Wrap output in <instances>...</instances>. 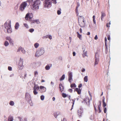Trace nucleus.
I'll return each instance as SVG.
<instances>
[{"label":"nucleus","mask_w":121,"mask_h":121,"mask_svg":"<svg viewBox=\"0 0 121 121\" xmlns=\"http://www.w3.org/2000/svg\"><path fill=\"white\" fill-rule=\"evenodd\" d=\"M85 69L84 68H82V69L81 71L82 72H84L85 71Z\"/></svg>","instance_id":"nucleus-49"},{"label":"nucleus","mask_w":121,"mask_h":121,"mask_svg":"<svg viewBox=\"0 0 121 121\" xmlns=\"http://www.w3.org/2000/svg\"><path fill=\"white\" fill-rule=\"evenodd\" d=\"M44 98V96L42 95H41L40 96V99L42 100H43Z\"/></svg>","instance_id":"nucleus-35"},{"label":"nucleus","mask_w":121,"mask_h":121,"mask_svg":"<svg viewBox=\"0 0 121 121\" xmlns=\"http://www.w3.org/2000/svg\"><path fill=\"white\" fill-rule=\"evenodd\" d=\"M65 78V76L64 74H63L61 78H60V81H61L64 80Z\"/></svg>","instance_id":"nucleus-22"},{"label":"nucleus","mask_w":121,"mask_h":121,"mask_svg":"<svg viewBox=\"0 0 121 121\" xmlns=\"http://www.w3.org/2000/svg\"><path fill=\"white\" fill-rule=\"evenodd\" d=\"M35 22H36L37 24H39L40 23V22L39 20H34V22H33L34 23Z\"/></svg>","instance_id":"nucleus-31"},{"label":"nucleus","mask_w":121,"mask_h":121,"mask_svg":"<svg viewBox=\"0 0 121 121\" xmlns=\"http://www.w3.org/2000/svg\"><path fill=\"white\" fill-rule=\"evenodd\" d=\"M60 114L59 112H57L54 113V116L55 118H56Z\"/></svg>","instance_id":"nucleus-13"},{"label":"nucleus","mask_w":121,"mask_h":121,"mask_svg":"<svg viewBox=\"0 0 121 121\" xmlns=\"http://www.w3.org/2000/svg\"><path fill=\"white\" fill-rule=\"evenodd\" d=\"M30 15V14L29 13H27L26 15L25 18L26 20H27L28 19V18L29 17Z\"/></svg>","instance_id":"nucleus-27"},{"label":"nucleus","mask_w":121,"mask_h":121,"mask_svg":"<svg viewBox=\"0 0 121 121\" xmlns=\"http://www.w3.org/2000/svg\"><path fill=\"white\" fill-rule=\"evenodd\" d=\"M98 39V37H97V35H95V38H94V39L95 40H97Z\"/></svg>","instance_id":"nucleus-55"},{"label":"nucleus","mask_w":121,"mask_h":121,"mask_svg":"<svg viewBox=\"0 0 121 121\" xmlns=\"http://www.w3.org/2000/svg\"><path fill=\"white\" fill-rule=\"evenodd\" d=\"M99 55L98 53H96L95 54V65L98 64L99 62Z\"/></svg>","instance_id":"nucleus-8"},{"label":"nucleus","mask_w":121,"mask_h":121,"mask_svg":"<svg viewBox=\"0 0 121 121\" xmlns=\"http://www.w3.org/2000/svg\"><path fill=\"white\" fill-rule=\"evenodd\" d=\"M61 12L59 10H58L57 11V13L58 15H60L61 13Z\"/></svg>","instance_id":"nucleus-43"},{"label":"nucleus","mask_w":121,"mask_h":121,"mask_svg":"<svg viewBox=\"0 0 121 121\" xmlns=\"http://www.w3.org/2000/svg\"><path fill=\"white\" fill-rule=\"evenodd\" d=\"M6 39L7 40H9V42L10 43H12V40L9 37H6Z\"/></svg>","instance_id":"nucleus-19"},{"label":"nucleus","mask_w":121,"mask_h":121,"mask_svg":"<svg viewBox=\"0 0 121 121\" xmlns=\"http://www.w3.org/2000/svg\"><path fill=\"white\" fill-rule=\"evenodd\" d=\"M107 39L105 37V46H107Z\"/></svg>","instance_id":"nucleus-39"},{"label":"nucleus","mask_w":121,"mask_h":121,"mask_svg":"<svg viewBox=\"0 0 121 121\" xmlns=\"http://www.w3.org/2000/svg\"><path fill=\"white\" fill-rule=\"evenodd\" d=\"M30 95L28 93H26L25 95V97L26 99L27 100H29L30 99Z\"/></svg>","instance_id":"nucleus-11"},{"label":"nucleus","mask_w":121,"mask_h":121,"mask_svg":"<svg viewBox=\"0 0 121 121\" xmlns=\"http://www.w3.org/2000/svg\"><path fill=\"white\" fill-rule=\"evenodd\" d=\"M44 52V49L43 48H40L36 51L35 53V56L36 57H39L43 54Z\"/></svg>","instance_id":"nucleus-3"},{"label":"nucleus","mask_w":121,"mask_h":121,"mask_svg":"<svg viewBox=\"0 0 121 121\" xmlns=\"http://www.w3.org/2000/svg\"><path fill=\"white\" fill-rule=\"evenodd\" d=\"M33 92L34 94L35 95H37L38 93V92L37 91L35 90H33Z\"/></svg>","instance_id":"nucleus-36"},{"label":"nucleus","mask_w":121,"mask_h":121,"mask_svg":"<svg viewBox=\"0 0 121 121\" xmlns=\"http://www.w3.org/2000/svg\"><path fill=\"white\" fill-rule=\"evenodd\" d=\"M39 88V87L37 85H35L34 86L33 88V90H38Z\"/></svg>","instance_id":"nucleus-14"},{"label":"nucleus","mask_w":121,"mask_h":121,"mask_svg":"<svg viewBox=\"0 0 121 121\" xmlns=\"http://www.w3.org/2000/svg\"><path fill=\"white\" fill-rule=\"evenodd\" d=\"M28 84L29 85H30L32 87H33V86H34L35 85H36L35 84V82L32 81H30L29 82Z\"/></svg>","instance_id":"nucleus-16"},{"label":"nucleus","mask_w":121,"mask_h":121,"mask_svg":"<svg viewBox=\"0 0 121 121\" xmlns=\"http://www.w3.org/2000/svg\"><path fill=\"white\" fill-rule=\"evenodd\" d=\"M104 100H105V98H104V99H102V101H103V103L105 102V101H104Z\"/></svg>","instance_id":"nucleus-63"},{"label":"nucleus","mask_w":121,"mask_h":121,"mask_svg":"<svg viewBox=\"0 0 121 121\" xmlns=\"http://www.w3.org/2000/svg\"><path fill=\"white\" fill-rule=\"evenodd\" d=\"M84 81L86 82H87L88 81V77L87 76H86L84 78Z\"/></svg>","instance_id":"nucleus-26"},{"label":"nucleus","mask_w":121,"mask_h":121,"mask_svg":"<svg viewBox=\"0 0 121 121\" xmlns=\"http://www.w3.org/2000/svg\"><path fill=\"white\" fill-rule=\"evenodd\" d=\"M22 48V47H20L18 48V49L17 50V52H19L20 51H21V49Z\"/></svg>","instance_id":"nucleus-44"},{"label":"nucleus","mask_w":121,"mask_h":121,"mask_svg":"<svg viewBox=\"0 0 121 121\" xmlns=\"http://www.w3.org/2000/svg\"><path fill=\"white\" fill-rule=\"evenodd\" d=\"M13 118L12 117H9L8 119V121H13Z\"/></svg>","instance_id":"nucleus-28"},{"label":"nucleus","mask_w":121,"mask_h":121,"mask_svg":"<svg viewBox=\"0 0 121 121\" xmlns=\"http://www.w3.org/2000/svg\"><path fill=\"white\" fill-rule=\"evenodd\" d=\"M105 14L103 12H101V19L102 21L103 20V19L104 17L105 16Z\"/></svg>","instance_id":"nucleus-21"},{"label":"nucleus","mask_w":121,"mask_h":121,"mask_svg":"<svg viewBox=\"0 0 121 121\" xmlns=\"http://www.w3.org/2000/svg\"><path fill=\"white\" fill-rule=\"evenodd\" d=\"M106 109L107 108L106 107L104 108V112L105 113H106Z\"/></svg>","instance_id":"nucleus-51"},{"label":"nucleus","mask_w":121,"mask_h":121,"mask_svg":"<svg viewBox=\"0 0 121 121\" xmlns=\"http://www.w3.org/2000/svg\"><path fill=\"white\" fill-rule=\"evenodd\" d=\"M87 53L86 52H84L82 54V56L83 57H85V56H86L87 55Z\"/></svg>","instance_id":"nucleus-40"},{"label":"nucleus","mask_w":121,"mask_h":121,"mask_svg":"<svg viewBox=\"0 0 121 121\" xmlns=\"http://www.w3.org/2000/svg\"><path fill=\"white\" fill-rule=\"evenodd\" d=\"M23 59H22L20 58L19 59L18 63V67L20 69H22L23 68Z\"/></svg>","instance_id":"nucleus-6"},{"label":"nucleus","mask_w":121,"mask_h":121,"mask_svg":"<svg viewBox=\"0 0 121 121\" xmlns=\"http://www.w3.org/2000/svg\"><path fill=\"white\" fill-rule=\"evenodd\" d=\"M30 4L32 5V9L36 10L39 9V6L40 5V1L39 0H29Z\"/></svg>","instance_id":"nucleus-1"},{"label":"nucleus","mask_w":121,"mask_h":121,"mask_svg":"<svg viewBox=\"0 0 121 121\" xmlns=\"http://www.w3.org/2000/svg\"><path fill=\"white\" fill-rule=\"evenodd\" d=\"M48 37L50 39H52V37L50 35H48Z\"/></svg>","instance_id":"nucleus-52"},{"label":"nucleus","mask_w":121,"mask_h":121,"mask_svg":"<svg viewBox=\"0 0 121 121\" xmlns=\"http://www.w3.org/2000/svg\"><path fill=\"white\" fill-rule=\"evenodd\" d=\"M30 15H29V17L30 19H31L33 17V16L32 15V14H30Z\"/></svg>","instance_id":"nucleus-46"},{"label":"nucleus","mask_w":121,"mask_h":121,"mask_svg":"<svg viewBox=\"0 0 121 121\" xmlns=\"http://www.w3.org/2000/svg\"><path fill=\"white\" fill-rule=\"evenodd\" d=\"M27 3L26 2H23L20 5V9L22 11H23L25 9V7L27 6Z\"/></svg>","instance_id":"nucleus-7"},{"label":"nucleus","mask_w":121,"mask_h":121,"mask_svg":"<svg viewBox=\"0 0 121 121\" xmlns=\"http://www.w3.org/2000/svg\"><path fill=\"white\" fill-rule=\"evenodd\" d=\"M59 59H60V60H62V58L61 56H60L59 57Z\"/></svg>","instance_id":"nucleus-64"},{"label":"nucleus","mask_w":121,"mask_h":121,"mask_svg":"<svg viewBox=\"0 0 121 121\" xmlns=\"http://www.w3.org/2000/svg\"><path fill=\"white\" fill-rule=\"evenodd\" d=\"M23 25L26 28H28V27H29L28 26L27 24H26V23H24L23 24Z\"/></svg>","instance_id":"nucleus-37"},{"label":"nucleus","mask_w":121,"mask_h":121,"mask_svg":"<svg viewBox=\"0 0 121 121\" xmlns=\"http://www.w3.org/2000/svg\"><path fill=\"white\" fill-rule=\"evenodd\" d=\"M72 90L71 89H70L68 90V91L71 93L72 92Z\"/></svg>","instance_id":"nucleus-48"},{"label":"nucleus","mask_w":121,"mask_h":121,"mask_svg":"<svg viewBox=\"0 0 121 121\" xmlns=\"http://www.w3.org/2000/svg\"><path fill=\"white\" fill-rule=\"evenodd\" d=\"M45 68L47 70H48L50 69V66L49 65H47L45 67Z\"/></svg>","instance_id":"nucleus-23"},{"label":"nucleus","mask_w":121,"mask_h":121,"mask_svg":"<svg viewBox=\"0 0 121 121\" xmlns=\"http://www.w3.org/2000/svg\"><path fill=\"white\" fill-rule=\"evenodd\" d=\"M9 104L10 105L13 106L14 105V103L13 101H10Z\"/></svg>","instance_id":"nucleus-29"},{"label":"nucleus","mask_w":121,"mask_h":121,"mask_svg":"<svg viewBox=\"0 0 121 121\" xmlns=\"http://www.w3.org/2000/svg\"><path fill=\"white\" fill-rule=\"evenodd\" d=\"M34 46L36 48H37L39 47V44L38 43H36L34 44Z\"/></svg>","instance_id":"nucleus-25"},{"label":"nucleus","mask_w":121,"mask_h":121,"mask_svg":"<svg viewBox=\"0 0 121 121\" xmlns=\"http://www.w3.org/2000/svg\"><path fill=\"white\" fill-rule=\"evenodd\" d=\"M29 31L30 33H32L34 31V29L33 28H31L29 30Z\"/></svg>","instance_id":"nucleus-34"},{"label":"nucleus","mask_w":121,"mask_h":121,"mask_svg":"<svg viewBox=\"0 0 121 121\" xmlns=\"http://www.w3.org/2000/svg\"><path fill=\"white\" fill-rule=\"evenodd\" d=\"M48 35H46V36L43 37V39H44L45 38H48Z\"/></svg>","instance_id":"nucleus-41"},{"label":"nucleus","mask_w":121,"mask_h":121,"mask_svg":"<svg viewBox=\"0 0 121 121\" xmlns=\"http://www.w3.org/2000/svg\"><path fill=\"white\" fill-rule=\"evenodd\" d=\"M108 39V40H110V36L109 35L107 36Z\"/></svg>","instance_id":"nucleus-54"},{"label":"nucleus","mask_w":121,"mask_h":121,"mask_svg":"<svg viewBox=\"0 0 121 121\" xmlns=\"http://www.w3.org/2000/svg\"><path fill=\"white\" fill-rule=\"evenodd\" d=\"M51 85L52 86H53L54 85V83L53 82H51Z\"/></svg>","instance_id":"nucleus-58"},{"label":"nucleus","mask_w":121,"mask_h":121,"mask_svg":"<svg viewBox=\"0 0 121 121\" xmlns=\"http://www.w3.org/2000/svg\"><path fill=\"white\" fill-rule=\"evenodd\" d=\"M11 22L8 21L5 23L4 25V30L6 33H11L12 32V29L11 25Z\"/></svg>","instance_id":"nucleus-2"},{"label":"nucleus","mask_w":121,"mask_h":121,"mask_svg":"<svg viewBox=\"0 0 121 121\" xmlns=\"http://www.w3.org/2000/svg\"><path fill=\"white\" fill-rule=\"evenodd\" d=\"M62 96L64 98H65L67 96L66 94L64 93H62Z\"/></svg>","instance_id":"nucleus-38"},{"label":"nucleus","mask_w":121,"mask_h":121,"mask_svg":"<svg viewBox=\"0 0 121 121\" xmlns=\"http://www.w3.org/2000/svg\"><path fill=\"white\" fill-rule=\"evenodd\" d=\"M80 4H78L77 5V9L78 7L79 6Z\"/></svg>","instance_id":"nucleus-61"},{"label":"nucleus","mask_w":121,"mask_h":121,"mask_svg":"<svg viewBox=\"0 0 121 121\" xmlns=\"http://www.w3.org/2000/svg\"><path fill=\"white\" fill-rule=\"evenodd\" d=\"M84 101L86 103V104L88 105H89V104L90 100L88 98H87L85 99L84 100Z\"/></svg>","instance_id":"nucleus-15"},{"label":"nucleus","mask_w":121,"mask_h":121,"mask_svg":"<svg viewBox=\"0 0 121 121\" xmlns=\"http://www.w3.org/2000/svg\"><path fill=\"white\" fill-rule=\"evenodd\" d=\"M52 3L54 4H56V0H52Z\"/></svg>","instance_id":"nucleus-42"},{"label":"nucleus","mask_w":121,"mask_h":121,"mask_svg":"<svg viewBox=\"0 0 121 121\" xmlns=\"http://www.w3.org/2000/svg\"><path fill=\"white\" fill-rule=\"evenodd\" d=\"M106 26L107 27H109L110 26L109 25H108V23H107L106 24Z\"/></svg>","instance_id":"nucleus-59"},{"label":"nucleus","mask_w":121,"mask_h":121,"mask_svg":"<svg viewBox=\"0 0 121 121\" xmlns=\"http://www.w3.org/2000/svg\"><path fill=\"white\" fill-rule=\"evenodd\" d=\"M19 26V25L18 23L17 22L15 26V28L17 30V29L18 28Z\"/></svg>","instance_id":"nucleus-20"},{"label":"nucleus","mask_w":121,"mask_h":121,"mask_svg":"<svg viewBox=\"0 0 121 121\" xmlns=\"http://www.w3.org/2000/svg\"><path fill=\"white\" fill-rule=\"evenodd\" d=\"M68 81L70 82H71V80L72 79V73L71 72H69L68 73Z\"/></svg>","instance_id":"nucleus-10"},{"label":"nucleus","mask_w":121,"mask_h":121,"mask_svg":"<svg viewBox=\"0 0 121 121\" xmlns=\"http://www.w3.org/2000/svg\"><path fill=\"white\" fill-rule=\"evenodd\" d=\"M93 19V21L94 23L95 24H96V22L95 20V19Z\"/></svg>","instance_id":"nucleus-53"},{"label":"nucleus","mask_w":121,"mask_h":121,"mask_svg":"<svg viewBox=\"0 0 121 121\" xmlns=\"http://www.w3.org/2000/svg\"><path fill=\"white\" fill-rule=\"evenodd\" d=\"M34 74H35V76H36V75H37L38 74V72L37 71H35L34 72Z\"/></svg>","instance_id":"nucleus-50"},{"label":"nucleus","mask_w":121,"mask_h":121,"mask_svg":"<svg viewBox=\"0 0 121 121\" xmlns=\"http://www.w3.org/2000/svg\"><path fill=\"white\" fill-rule=\"evenodd\" d=\"M103 106L104 107V108L106 106V103H105V102L103 103Z\"/></svg>","instance_id":"nucleus-47"},{"label":"nucleus","mask_w":121,"mask_h":121,"mask_svg":"<svg viewBox=\"0 0 121 121\" xmlns=\"http://www.w3.org/2000/svg\"><path fill=\"white\" fill-rule=\"evenodd\" d=\"M70 87L71 88H72L73 87H76V85L74 83L73 84H71L70 85Z\"/></svg>","instance_id":"nucleus-32"},{"label":"nucleus","mask_w":121,"mask_h":121,"mask_svg":"<svg viewBox=\"0 0 121 121\" xmlns=\"http://www.w3.org/2000/svg\"><path fill=\"white\" fill-rule=\"evenodd\" d=\"M80 18L78 20L79 25L81 27H84L85 26V22L84 21L83 17L81 16Z\"/></svg>","instance_id":"nucleus-5"},{"label":"nucleus","mask_w":121,"mask_h":121,"mask_svg":"<svg viewBox=\"0 0 121 121\" xmlns=\"http://www.w3.org/2000/svg\"><path fill=\"white\" fill-rule=\"evenodd\" d=\"M75 91H76L78 94H79L81 93V90L78 88H76L74 90Z\"/></svg>","instance_id":"nucleus-17"},{"label":"nucleus","mask_w":121,"mask_h":121,"mask_svg":"<svg viewBox=\"0 0 121 121\" xmlns=\"http://www.w3.org/2000/svg\"><path fill=\"white\" fill-rule=\"evenodd\" d=\"M13 75H14V74H13H13H11L10 75V77H12L13 76Z\"/></svg>","instance_id":"nucleus-60"},{"label":"nucleus","mask_w":121,"mask_h":121,"mask_svg":"<svg viewBox=\"0 0 121 121\" xmlns=\"http://www.w3.org/2000/svg\"><path fill=\"white\" fill-rule=\"evenodd\" d=\"M9 45V43L7 41H5L4 43V45L5 47L8 46Z\"/></svg>","instance_id":"nucleus-24"},{"label":"nucleus","mask_w":121,"mask_h":121,"mask_svg":"<svg viewBox=\"0 0 121 121\" xmlns=\"http://www.w3.org/2000/svg\"><path fill=\"white\" fill-rule=\"evenodd\" d=\"M83 112V109L81 107H80L78 111V114L79 117H82V115Z\"/></svg>","instance_id":"nucleus-9"},{"label":"nucleus","mask_w":121,"mask_h":121,"mask_svg":"<svg viewBox=\"0 0 121 121\" xmlns=\"http://www.w3.org/2000/svg\"><path fill=\"white\" fill-rule=\"evenodd\" d=\"M59 87L61 92L63 91L64 87L61 84H59Z\"/></svg>","instance_id":"nucleus-18"},{"label":"nucleus","mask_w":121,"mask_h":121,"mask_svg":"<svg viewBox=\"0 0 121 121\" xmlns=\"http://www.w3.org/2000/svg\"><path fill=\"white\" fill-rule=\"evenodd\" d=\"M55 97H53L52 98V100L53 101H54L55 100Z\"/></svg>","instance_id":"nucleus-62"},{"label":"nucleus","mask_w":121,"mask_h":121,"mask_svg":"<svg viewBox=\"0 0 121 121\" xmlns=\"http://www.w3.org/2000/svg\"><path fill=\"white\" fill-rule=\"evenodd\" d=\"M51 2L50 0H46L44 4V7L45 9L48 11V9L51 6Z\"/></svg>","instance_id":"nucleus-4"},{"label":"nucleus","mask_w":121,"mask_h":121,"mask_svg":"<svg viewBox=\"0 0 121 121\" xmlns=\"http://www.w3.org/2000/svg\"><path fill=\"white\" fill-rule=\"evenodd\" d=\"M21 51L24 54H25L26 53V51L24 50V48L22 47V48L21 49Z\"/></svg>","instance_id":"nucleus-33"},{"label":"nucleus","mask_w":121,"mask_h":121,"mask_svg":"<svg viewBox=\"0 0 121 121\" xmlns=\"http://www.w3.org/2000/svg\"><path fill=\"white\" fill-rule=\"evenodd\" d=\"M82 86V84H80L78 86V87L80 88H81Z\"/></svg>","instance_id":"nucleus-56"},{"label":"nucleus","mask_w":121,"mask_h":121,"mask_svg":"<svg viewBox=\"0 0 121 121\" xmlns=\"http://www.w3.org/2000/svg\"><path fill=\"white\" fill-rule=\"evenodd\" d=\"M8 69L9 71H11L12 70V68L10 66L8 67Z\"/></svg>","instance_id":"nucleus-45"},{"label":"nucleus","mask_w":121,"mask_h":121,"mask_svg":"<svg viewBox=\"0 0 121 121\" xmlns=\"http://www.w3.org/2000/svg\"><path fill=\"white\" fill-rule=\"evenodd\" d=\"M40 89L42 90L41 92H45L46 90V88L43 86H40Z\"/></svg>","instance_id":"nucleus-12"},{"label":"nucleus","mask_w":121,"mask_h":121,"mask_svg":"<svg viewBox=\"0 0 121 121\" xmlns=\"http://www.w3.org/2000/svg\"><path fill=\"white\" fill-rule=\"evenodd\" d=\"M73 56H75V55L76 53L75 52H73Z\"/></svg>","instance_id":"nucleus-57"},{"label":"nucleus","mask_w":121,"mask_h":121,"mask_svg":"<svg viewBox=\"0 0 121 121\" xmlns=\"http://www.w3.org/2000/svg\"><path fill=\"white\" fill-rule=\"evenodd\" d=\"M77 36L80 39H81V35L78 32H77Z\"/></svg>","instance_id":"nucleus-30"}]
</instances>
